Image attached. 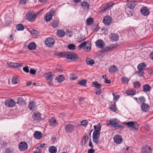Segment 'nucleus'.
<instances>
[{
  "label": "nucleus",
  "mask_w": 153,
  "mask_h": 153,
  "mask_svg": "<svg viewBox=\"0 0 153 153\" xmlns=\"http://www.w3.org/2000/svg\"><path fill=\"white\" fill-rule=\"evenodd\" d=\"M32 116L33 119L35 120L39 121L43 119L41 116V114L38 112L33 113Z\"/></svg>",
  "instance_id": "nucleus-13"
},
{
  "label": "nucleus",
  "mask_w": 153,
  "mask_h": 153,
  "mask_svg": "<svg viewBox=\"0 0 153 153\" xmlns=\"http://www.w3.org/2000/svg\"><path fill=\"white\" fill-rule=\"evenodd\" d=\"M141 108L143 111L147 112L149 108V106L148 104L143 103L141 105Z\"/></svg>",
  "instance_id": "nucleus-21"
},
{
  "label": "nucleus",
  "mask_w": 153,
  "mask_h": 153,
  "mask_svg": "<svg viewBox=\"0 0 153 153\" xmlns=\"http://www.w3.org/2000/svg\"><path fill=\"white\" fill-rule=\"evenodd\" d=\"M136 91L134 89H130L126 91V93L128 95H134L135 94Z\"/></svg>",
  "instance_id": "nucleus-29"
},
{
  "label": "nucleus",
  "mask_w": 153,
  "mask_h": 153,
  "mask_svg": "<svg viewBox=\"0 0 153 153\" xmlns=\"http://www.w3.org/2000/svg\"><path fill=\"white\" fill-rule=\"evenodd\" d=\"M30 73L33 75H34L35 74L36 71L35 69H34L33 68H31L30 70Z\"/></svg>",
  "instance_id": "nucleus-57"
},
{
  "label": "nucleus",
  "mask_w": 153,
  "mask_h": 153,
  "mask_svg": "<svg viewBox=\"0 0 153 153\" xmlns=\"http://www.w3.org/2000/svg\"><path fill=\"white\" fill-rule=\"evenodd\" d=\"M81 5L84 9L88 10L90 7L89 4L86 1H83L81 3Z\"/></svg>",
  "instance_id": "nucleus-23"
},
{
  "label": "nucleus",
  "mask_w": 153,
  "mask_h": 153,
  "mask_svg": "<svg viewBox=\"0 0 153 153\" xmlns=\"http://www.w3.org/2000/svg\"><path fill=\"white\" fill-rule=\"evenodd\" d=\"M36 16V14L29 12L26 14L25 18L28 21L33 22L35 20Z\"/></svg>",
  "instance_id": "nucleus-5"
},
{
  "label": "nucleus",
  "mask_w": 153,
  "mask_h": 153,
  "mask_svg": "<svg viewBox=\"0 0 153 153\" xmlns=\"http://www.w3.org/2000/svg\"><path fill=\"white\" fill-rule=\"evenodd\" d=\"M145 101V98L143 97H140L138 99V102L139 103H144Z\"/></svg>",
  "instance_id": "nucleus-46"
},
{
  "label": "nucleus",
  "mask_w": 153,
  "mask_h": 153,
  "mask_svg": "<svg viewBox=\"0 0 153 153\" xmlns=\"http://www.w3.org/2000/svg\"><path fill=\"white\" fill-rule=\"evenodd\" d=\"M114 142L117 144L121 143L123 141L121 136L117 134L114 136L113 138Z\"/></svg>",
  "instance_id": "nucleus-11"
},
{
  "label": "nucleus",
  "mask_w": 153,
  "mask_h": 153,
  "mask_svg": "<svg viewBox=\"0 0 153 153\" xmlns=\"http://www.w3.org/2000/svg\"><path fill=\"white\" fill-rule=\"evenodd\" d=\"M36 107L35 104L33 102H30L28 105L29 109L31 111H33Z\"/></svg>",
  "instance_id": "nucleus-33"
},
{
  "label": "nucleus",
  "mask_w": 153,
  "mask_h": 153,
  "mask_svg": "<svg viewBox=\"0 0 153 153\" xmlns=\"http://www.w3.org/2000/svg\"><path fill=\"white\" fill-rule=\"evenodd\" d=\"M136 5V2L134 1H132L129 2L128 3L127 6L129 8L133 9L134 7Z\"/></svg>",
  "instance_id": "nucleus-28"
},
{
  "label": "nucleus",
  "mask_w": 153,
  "mask_h": 153,
  "mask_svg": "<svg viewBox=\"0 0 153 153\" xmlns=\"http://www.w3.org/2000/svg\"><path fill=\"white\" fill-rule=\"evenodd\" d=\"M143 91L145 92L149 91L151 90V87L148 84H146L143 85Z\"/></svg>",
  "instance_id": "nucleus-27"
},
{
  "label": "nucleus",
  "mask_w": 153,
  "mask_h": 153,
  "mask_svg": "<svg viewBox=\"0 0 153 153\" xmlns=\"http://www.w3.org/2000/svg\"><path fill=\"white\" fill-rule=\"evenodd\" d=\"M146 67V65L145 62H142L140 63L137 66L138 70L143 71Z\"/></svg>",
  "instance_id": "nucleus-20"
},
{
  "label": "nucleus",
  "mask_w": 153,
  "mask_h": 153,
  "mask_svg": "<svg viewBox=\"0 0 153 153\" xmlns=\"http://www.w3.org/2000/svg\"><path fill=\"white\" fill-rule=\"evenodd\" d=\"M32 34L35 35L36 36H38L39 34V33L36 30H33L30 31Z\"/></svg>",
  "instance_id": "nucleus-49"
},
{
  "label": "nucleus",
  "mask_w": 153,
  "mask_h": 153,
  "mask_svg": "<svg viewBox=\"0 0 153 153\" xmlns=\"http://www.w3.org/2000/svg\"><path fill=\"white\" fill-rule=\"evenodd\" d=\"M34 137L36 139H40L42 136V133L39 131H36L34 134Z\"/></svg>",
  "instance_id": "nucleus-22"
},
{
  "label": "nucleus",
  "mask_w": 153,
  "mask_h": 153,
  "mask_svg": "<svg viewBox=\"0 0 153 153\" xmlns=\"http://www.w3.org/2000/svg\"><path fill=\"white\" fill-rule=\"evenodd\" d=\"M23 70L26 73H28L29 72V69L27 66H26L25 67L23 68Z\"/></svg>",
  "instance_id": "nucleus-56"
},
{
  "label": "nucleus",
  "mask_w": 153,
  "mask_h": 153,
  "mask_svg": "<svg viewBox=\"0 0 153 153\" xmlns=\"http://www.w3.org/2000/svg\"><path fill=\"white\" fill-rule=\"evenodd\" d=\"M141 13L144 16H147L149 14V10L146 7H143L140 9Z\"/></svg>",
  "instance_id": "nucleus-12"
},
{
  "label": "nucleus",
  "mask_w": 153,
  "mask_h": 153,
  "mask_svg": "<svg viewBox=\"0 0 153 153\" xmlns=\"http://www.w3.org/2000/svg\"><path fill=\"white\" fill-rule=\"evenodd\" d=\"M152 149L151 147L148 145H145L142 149V153H152Z\"/></svg>",
  "instance_id": "nucleus-10"
},
{
  "label": "nucleus",
  "mask_w": 153,
  "mask_h": 153,
  "mask_svg": "<svg viewBox=\"0 0 153 153\" xmlns=\"http://www.w3.org/2000/svg\"><path fill=\"white\" fill-rule=\"evenodd\" d=\"M55 43V40L52 38L47 39L45 42V44L49 47H51Z\"/></svg>",
  "instance_id": "nucleus-6"
},
{
  "label": "nucleus",
  "mask_w": 153,
  "mask_h": 153,
  "mask_svg": "<svg viewBox=\"0 0 153 153\" xmlns=\"http://www.w3.org/2000/svg\"><path fill=\"white\" fill-rule=\"evenodd\" d=\"M112 126L114 127V128H121L122 129H123L124 128V127L120 125L118 123H113V126Z\"/></svg>",
  "instance_id": "nucleus-42"
},
{
  "label": "nucleus",
  "mask_w": 153,
  "mask_h": 153,
  "mask_svg": "<svg viewBox=\"0 0 153 153\" xmlns=\"http://www.w3.org/2000/svg\"><path fill=\"white\" fill-rule=\"evenodd\" d=\"M44 76L47 80H49L51 82L53 79V75L51 72H49L48 73H45Z\"/></svg>",
  "instance_id": "nucleus-24"
},
{
  "label": "nucleus",
  "mask_w": 153,
  "mask_h": 153,
  "mask_svg": "<svg viewBox=\"0 0 153 153\" xmlns=\"http://www.w3.org/2000/svg\"><path fill=\"white\" fill-rule=\"evenodd\" d=\"M66 58L68 62L76 61L79 59L77 55L76 54L74 53H67Z\"/></svg>",
  "instance_id": "nucleus-3"
},
{
  "label": "nucleus",
  "mask_w": 153,
  "mask_h": 153,
  "mask_svg": "<svg viewBox=\"0 0 153 153\" xmlns=\"http://www.w3.org/2000/svg\"><path fill=\"white\" fill-rule=\"evenodd\" d=\"M49 151L51 153H56L57 152V149L54 146H51L49 148Z\"/></svg>",
  "instance_id": "nucleus-32"
},
{
  "label": "nucleus",
  "mask_w": 153,
  "mask_h": 153,
  "mask_svg": "<svg viewBox=\"0 0 153 153\" xmlns=\"http://www.w3.org/2000/svg\"><path fill=\"white\" fill-rule=\"evenodd\" d=\"M134 87L135 88H139L140 87V84L138 81H136L133 83Z\"/></svg>",
  "instance_id": "nucleus-45"
},
{
  "label": "nucleus",
  "mask_w": 153,
  "mask_h": 153,
  "mask_svg": "<svg viewBox=\"0 0 153 153\" xmlns=\"http://www.w3.org/2000/svg\"><path fill=\"white\" fill-rule=\"evenodd\" d=\"M19 149L22 151H24L27 148V144L25 142H21L19 144Z\"/></svg>",
  "instance_id": "nucleus-9"
},
{
  "label": "nucleus",
  "mask_w": 153,
  "mask_h": 153,
  "mask_svg": "<svg viewBox=\"0 0 153 153\" xmlns=\"http://www.w3.org/2000/svg\"><path fill=\"white\" fill-rule=\"evenodd\" d=\"M97 90V91L95 93V94L97 95H99L101 94L102 90L101 89H98Z\"/></svg>",
  "instance_id": "nucleus-59"
},
{
  "label": "nucleus",
  "mask_w": 153,
  "mask_h": 153,
  "mask_svg": "<svg viewBox=\"0 0 153 153\" xmlns=\"http://www.w3.org/2000/svg\"><path fill=\"white\" fill-rule=\"evenodd\" d=\"M103 22L105 25H109L111 22V18L109 16H105L104 18Z\"/></svg>",
  "instance_id": "nucleus-15"
},
{
  "label": "nucleus",
  "mask_w": 153,
  "mask_h": 153,
  "mask_svg": "<svg viewBox=\"0 0 153 153\" xmlns=\"http://www.w3.org/2000/svg\"><path fill=\"white\" fill-rule=\"evenodd\" d=\"M95 151L93 149H91L88 150L87 153H94Z\"/></svg>",
  "instance_id": "nucleus-63"
},
{
  "label": "nucleus",
  "mask_w": 153,
  "mask_h": 153,
  "mask_svg": "<svg viewBox=\"0 0 153 153\" xmlns=\"http://www.w3.org/2000/svg\"><path fill=\"white\" fill-rule=\"evenodd\" d=\"M109 38L112 42L117 41L119 39V36L116 34L111 33L109 36Z\"/></svg>",
  "instance_id": "nucleus-16"
},
{
  "label": "nucleus",
  "mask_w": 153,
  "mask_h": 153,
  "mask_svg": "<svg viewBox=\"0 0 153 153\" xmlns=\"http://www.w3.org/2000/svg\"><path fill=\"white\" fill-rule=\"evenodd\" d=\"M108 8L107 7V5L105 4L103 6H102V7L101 8L100 11V12L104 13L106 10H108Z\"/></svg>",
  "instance_id": "nucleus-41"
},
{
  "label": "nucleus",
  "mask_w": 153,
  "mask_h": 153,
  "mask_svg": "<svg viewBox=\"0 0 153 153\" xmlns=\"http://www.w3.org/2000/svg\"><path fill=\"white\" fill-rule=\"evenodd\" d=\"M27 0H20L19 3L21 4H26Z\"/></svg>",
  "instance_id": "nucleus-64"
},
{
  "label": "nucleus",
  "mask_w": 153,
  "mask_h": 153,
  "mask_svg": "<svg viewBox=\"0 0 153 153\" xmlns=\"http://www.w3.org/2000/svg\"><path fill=\"white\" fill-rule=\"evenodd\" d=\"M143 71L138 70L139 76H142L143 75L144 73Z\"/></svg>",
  "instance_id": "nucleus-58"
},
{
  "label": "nucleus",
  "mask_w": 153,
  "mask_h": 153,
  "mask_svg": "<svg viewBox=\"0 0 153 153\" xmlns=\"http://www.w3.org/2000/svg\"><path fill=\"white\" fill-rule=\"evenodd\" d=\"M7 64L13 68H19L23 64L22 63H14L10 62H7Z\"/></svg>",
  "instance_id": "nucleus-14"
},
{
  "label": "nucleus",
  "mask_w": 153,
  "mask_h": 153,
  "mask_svg": "<svg viewBox=\"0 0 153 153\" xmlns=\"http://www.w3.org/2000/svg\"><path fill=\"white\" fill-rule=\"evenodd\" d=\"M110 108L111 111H115L117 109L116 105L115 104L111 105L110 106Z\"/></svg>",
  "instance_id": "nucleus-52"
},
{
  "label": "nucleus",
  "mask_w": 153,
  "mask_h": 153,
  "mask_svg": "<svg viewBox=\"0 0 153 153\" xmlns=\"http://www.w3.org/2000/svg\"><path fill=\"white\" fill-rule=\"evenodd\" d=\"M13 150L10 148H6L5 151L6 153H12Z\"/></svg>",
  "instance_id": "nucleus-53"
},
{
  "label": "nucleus",
  "mask_w": 153,
  "mask_h": 153,
  "mask_svg": "<svg viewBox=\"0 0 153 153\" xmlns=\"http://www.w3.org/2000/svg\"><path fill=\"white\" fill-rule=\"evenodd\" d=\"M12 81V84H17L18 82L17 78L16 77H14L13 78Z\"/></svg>",
  "instance_id": "nucleus-47"
},
{
  "label": "nucleus",
  "mask_w": 153,
  "mask_h": 153,
  "mask_svg": "<svg viewBox=\"0 0 153 153\" xmlns=\"http://www.w3.org/2000/svg\"><path fill=\"white\" fill-rule=\"evenodd\" d=\"M87 81L86 80L84 79L80 81L78 83L79 84L84 86L86 84Z\"/></svg>",
  "instance_id": "nucleus-48"
},
{
  "label": "nucleus",
  "mask_w": 153,
  "mask_h": 153,
  "mask_svg": "<svg viewBox=\"0 0 153 153\" xmlns=\"http://www.w3.org/2000/svg\"><path fill=\"white\" fill-rule=\"evenodd\" d=\"M114 4V3L113 2H111L110 3H107L106 5H107V7L108 8L110 7L111 6H112L113 4Z\"/></svg>",
  "instance_id": "nucleus-60"
},
{
  "label": "nucleus",
  "mask_w": 153,
  "mask_h": 153,
  "mask_svg": "<svg viewBox=\"0 0 153 153\" xmlns=\"http://www.w3.org/2000/svg\"><path fill=\"white\" fill-rule=\"evenodd\" d=\"M55 79L58 82H62L65 80V78L63 76L61 75L58 76L56 77Z\"/></svg>",
  "instance_id": "nucleus-26"
},
{
  "label": "nucleus",
  "mask_w": 153,
  "mask_h": 153,
  "mask_svg": "<svg viewBox=\"0 0 153 153\" xmlns=\"http://www.w3.org/2000/svg\"><path fill=\"white\" fill-rule=\"evenodd\" d=\"M105 82L106 84H110L111 83V81L110 80H108L107 78H105Z\"/></svg>",
  "instance_id": "nucleus-62"
},
{
  "label": "nucleus",
  "mask_w": 153,
  "mask_h": 153,
  "mask_svg": "<svg viewBox=\"0 0 153 153\" xmlns=\"http://www.w3.org/2000/svg\"><path fill=\"white\" fill-rule=\"evenodd\" d=\"M129 80L130 79L128 77H123L121 79V82L123 84H128Z\"/></svg>",
  "instance_id": "nucleus-34"
},
{
  "label": "nucleus",
  "mask_w": 153,
  "mask_h": 153,
  "mask_svg": "<svg viewBox=\"0 0 153 153\" xmlns=\"http://www.w3.org/2000/svg\"><path fill=\"white\" fill-rule=\"evenodd\" d=\"M85 61L87 64L90 66H92L95 62V61L93 59H91L89 58L86 59Z\"/></svg>",
  "instance_id": "nucleus-31"
},
{
  "label": "nucleus",
  "mask_w": 153,
  "mask_h": 153,
  "mask_svg": "<svg viewBox=\"0 0 153 153\" xmlns=\"http://www.w3.org/2000/svg\"><path fill=\"white\" fill-rule=\"evenodd\" d=\"M86 24L88 25H91L94 22V20L91 18H89L87 19L86 21Z\"/></svg>",
  "instance_id": "nucleus-39"
},
{
  "label": "nucleus",
  "mask_w": 153,
  "mask_h": 153,
  "mask_svg": "<svg viewBox=\"0 0 153 153\" xmlns=\"http://www.w3.org/2000/svg\"><path fill=\"white\" fill-rule=\"evenodd\" d=\"M65 129L66 132L71 133L74 129V126L71 124H67L65 126Z\"/></svg>",
  "instance_id": "nucleus-7"
},
{
  "label": "nucleus",
  "mask_w": 153,
  "mask_h": 153,
  "mask_svg": "<svg viewBox=\"0 0 153 153\" xmlns=\"http://www.w3.org/2000/svg\"><path fill=\"white\" fill-rule=\"evenodd\" d=\"M88 135L87 134H86L83 137V139L84 140V145H85V144L87 142L88 140Z\"/></svg>",
  "instance_id": "nucleus-54"
},
{
  "label": "nucleus",
  "mask_w": 153,
  "mask_h": 153,
  "mask_svg": "<svg viewBox=\"0 0 153 153\" xmlns=\"http://www.w3.org/2000/svg\"><path fill=\"white\" fill-rule=\"evenodd\" d=\"M92 85H94V86L98 89H100V88L101 87V84L98 83L97 81H95L92 82Z\"/></svg>",
  "instance_id": "nucleus-37"
},
{
  "label": "nucleus",
  "mask_w": 153,
  "mask_h": 153,
  "mask_svg": "<svg viewBox=\"0 0 153 153\" xmlns=\"http://www.w3.org/2000/svg\"><path fill=\"white\" fill-rule=\"evenodd\" d=\"M96 46L100 48H102L105 45V43L102 40H98L96 42Z\"/></svg>",
  "instance_id": "nucleus-17"
},
{
  "label": "nucleus",
  "mask_w": 153,
  "mask_h": 153,
  "mask_svg": "<svg viewBox=\"0 0 153 153\" xmlns=\"http://www.w3.org/2000/svg\"><path fill=\"white\" fill-rule=\"evenodd\" d=\"M50 125L52 126H55L57 123L56 120L54 118H52L49 120Z\"/></svg>",
  "instance_id": "nucleus-38"
},
{
  "label": "nucleus",
  "mask_w": 153,
  "mask_h": 153,
  "mask_svg": "<svg viewBox=\"0 0 153 153\" xmlns=\"http://www.w3.org/2000/svg\"><path fill=\"white\" fill-rule=\"evenodd\" d=\"M118 71L117 67L114 65L110 66L109 68V72L110 73H115Z\"/></svg>",
  "instance_id": "nucleus-18"
},
{
  "label": "nucleus",
  "mask_w": 153,
  "mask_h": 153,
  "mask_svg": "<svg viewBox=\"0 0 153 153\" xmlns=\"http://www.w3.org/2000/svg\"><path fill=\"white\" fill-rule=\"evenodd\" d=\"M123 124L127 126L129 128H130L131 130L133 131H137L139 128V125L136 121H129L124 123Z\"/></svg>",
  "instance_id": "nucleus-2"
},
{
  "label": "nucleus",
  "mask_w": 153,
  "mask_h": 153,
  "mask_svg": "<svg viewBox=\"0 0 153 153\" xmlns=\"http://www.w3.org/2000/svg\"><path fill=\"white\" fill-rule=\"evenodd\" d=\"M51 25L53 28H56L58 25V22L57 21H54L53 22L51 23Z\"/></svg>",
  "instance_id": "nucleus-44"
},
{
  "label": "nucleus",
  "mask_w": 153,
  "mask_h": 153,
  "mask_svg": "<svg viewBox=\"0 0 153 153\" xmlns=\"http://www.w3.org/2000/svg\"><path fill=\"white\" fill-rule=\"evenodd\" d=\"M94 130L93 134V141L94 143L98 144L99 142V138L100 134L101 126L99 123L97 126L94 125Z\"/></svg>",
  "instance_id": "nucleus-1"
},
{
  "label": "nucleus",
  "mask_w": 153,
  "mask_h": 153,
  "mask_svg": "<svg viewBox=\"0 0 153 153\" xmlns=\"http://www.w3.org/2000/svg\"><path fill=\"white\" fill-rule=\"evenodd\" d=\"M51 11L49 13H48L46 14V15L45 17L46 21L48 22L50 21V20L52 18V14L51 13H50Z\"/></svg>",
  "instance_id": "nucleus-35"
},
{
  "label": "nucleus",
  "mask_w": 153,
  "mask_h": 153,
  "mask_svg": "<svg viewBox=\"0 0 153 153\" xmlns=\"http://www.w3.org/2000/svg\"><path fill=\"white\" fill-rule=\"evenodd\" d=\"M36 48V45L34 42H31L28 45V48L30 50H34Z\"/></svg>",
  "instance_id": "nucleus-30"
},
{
  "label": "nucleus",
  "mask_w": 153,
  "mask_h": 153,
  "mask_svg": "<svg viewBox=\"0 0 153 153\" xmlns=\"http://www.w3.org/2000/svg\"><path fill=\"white\" fill-rule=\"evenodd\" d=\"M67 54L63 52H60L57 53L56 55L61 57H65L66 56Z\"/></svg>",
  "instance_id": "nucleus-50"
},
{
  "label": "nucleus",
  "mask_w": 153,
  "mask_h": 153,
  "mask_svg": "<svg viewBox=\"0 0 153 153\" xmlns=\"http://www.w3.org/2000/svg\"><path fill=\"white\" fill-rule=\"evenodd\" d=\"M81 123L82 126H85L88 124V121L87 120H84L81 121Z\"/></svg>",
  "instance_id": "nucleus-55"
},
{
  "label": "nucleus",
  "mask_w": 153,
  "mask_h": 153,
  "mask_svg": "<svg viewBox=\"0 0 153 153\" xmlns=\"http://www.w3.org/2000/svg\"><path fill=\"white\" fill-rule=\"evenodd\" d=\"M117 45L115 44H111L108 46L103 47L102 49V51L104 52H109L112 49L117 47Z\"/></svg>",
  "instance_id": "nucleus-8"
},
{
  "label": "nucleus",
  "mask_w": 153,
  "mask_h": 153,
  "mask_svg": "<svg viewBox=\"0 0 153 153\" xmlns=\"http://www.w3.org/2000/svg\"><path fill=\"white\" fill-rule=\"evenodd\" d=\"M56 34L59 37H62L64 36L65 33L63 30H58L57 31Z\"/></svg>",
  "instance_id": "nucleus-25"
},
{
  "label": "nucleus",
  "mask_w": 153,
  "mask_h": 153,
  "mask_svg": "<svg viewBox=\"0 0 153 153\" xmlns=\"http://www.w3.org/2000/svg\"><path fill=\"white\" fill-rule=\"evenodd\" d=\"M87 42H85L82 43L79 46V49H82V48H84L85 47V45H86Z\"/></svg>",
  "instance_id": "nucleus-51"
},
{
  "label": "nucleus",
  "mask_w": 153,
  "mask_h": 153,
  "mask_svg": "<svg viewBox=\"0 0 153 153\" xmlns=\"http://www.w3.org/2000/svg\"><path fill=\"white\" fill-rule=\"evenodd\" d=\"M16 30L20 31L22 30L25 29L24 26L22 24H19L16 26Z\"/></svg>",
  "instance_id": "nucleus-36"
},
{
  "label": "nucleus",
  "mask_w": 153,
  "mask_h": 153,
  "mask_svg": "<svg viewBox=\"0 0 153 153\" xmlns=\"http://www.w3.org/2000/svg\"><path fill=\"white\" fill-rule=\"evenodd\" d=\"M68 47L69 49L71 50H74L76 49V46L74 44L68 45Z\"/></svg>",
  "instance_id": "nucleus-43"
},
{
  "label": "nucleus",
  "mask_w": 153,
  "mask_h": 153,
  "mask_svg": "<svg viewBox=\"0 0 153 153\" xmlns=\"http://www.w3.org/2000/svg\"><path fill=\"white\" fill-rule=\"evenodd\" d=\"M16 104L14 100L11 98L6 100L5 102V105L8 107H13L15 106Z\"/></svg>",
  "instance_id": "nucleus-4"
},
{
  "label": "nucleus",
  "mask_w": 153,
  "mask_h": 153,
  "mask_svg": "<svg viewBox=\"0 0 153 153\" xmlns=\"http://www.w3.org/2000/svg\"><path fill=\"white\" fill-rule=\"evenodd\" d=\"M90 44L91 43L89 42H87L86 45L84 48V50H90L91 47Z\"/></svg>",
  "instance_id": "nucleus-40"
},
{
  "label": "nucleus",
  "mask_w": 153,
  "mask_h": 153,
  "mask_svg": "<svg viewBox=\"0 0 153 153\" xmlns=\"http://www.w3.org/2000/svg\"><path fill=\"white\" fill-rule=\"evenodd\" d=\"M16 103L21 105H24L25 103V101L23 97H19L17 99Z\"/></svg>",
  "instance_id": "nucleus-19"
},
{
  "label": "nucleus",
  "mask_w": 153,
  "mask_h": 153,
  "mask_svg": "<svg viewBox=\"0 0 153 153\" xmlns=\"http://www.w3.org/2000/svg\"><path fill=\"white\" fill-rule=\"evenodd\" d=\"M109 122H110V125H111L112 126H113V123H115L114 120V119H111L109 120Z\"/></svg>",
  "instance_id": "nucleus-61"
}]
</instances>
